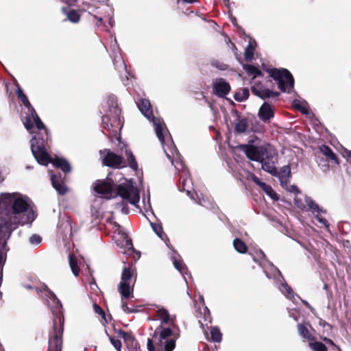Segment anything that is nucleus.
Returning a JSON list of instances; mask_svg holds the SVG:
<instances>
[{"instance_id":"47","label":"nucleus","mask_w":351,"mask_h":351,"mask_svg":"<svg viewBox=\"0 0 351 351\" xmlns=\"http://www.w3.org/2000/svg\"><path fill=\"white\" fill-rule=\"evenodd\" d=\"M282 186H286L287 190L290 193H293L295 194H298L300 193L299 189L298 188V186L296 185L288 186L287 184V185H282Z\"/></svg>"},{"instance_id":"43","label":"nucleus","mask_w":351,"mask_h":351,"mask_svg":"<svg viewBox=\"0 0 351 351\" xmlns=\"http://www.w3.org/2000/svg\"><path fill=\"white\" fill-rule=\"evenodd\" d=\"M110 339L111 343L114 347V348L118 351H121V341L119 339H117L115 337H110Z\"/></svg>"},{"instance_id":"9","label":"nucleus","mask_w":351,"mask_h":351,"mask_svg":"<svg viewBox=\"0 0 351 351\" xmlns=\"http://www.w3.org/2000/svg\"><path fill=\"white\" fill-rule=\"evenodd\" d=\"M63 333V319L56 315L53 319V330L49 336L48 351H62Z\"/></svg>"},{"instance_id":"25","label":"nucleus","mask_w":351,"mask_h":351,"mask_svg":"<svg viewBox=\"0 0 351 351\" xmlns=\"http://www.w3.org/2000/svg\"><path fill=\"white\" fill-rule=\"evenodd\" d=\"M293 106L303 114H307L308 113V104L304 100L295 99L293 101Z\"/></svg>"},{"instance_id":"32","label":"nucleus","mask_w":351,"mask_h":351,"mask_svg":"<svg viewBox=\"0 0 351 351\" xmlns=\"http://www.w3.org/2000/svg\"><path fill=\"white\" fill-rule=\"evenodd\" d=\"M247 121L245 119H239L235 123V130L239 133H244L247 129Z\"/></svg>"},{"instance_id":"58","label":"nucleus","mask_w":351,"mask_h":351,"mask_svg":"<svg viewBox=\"0 0 351 351\" xmlns=\"http://www.w3.org/2000/svg\"><path fill=\"white\" fill-rule=\"evenodd\" d=\"M167 242H169V240H167V241H166V245L169 246V245H168V243H167Z\"/></svg>"},{"instance_id":"49","label":"nucleus","mask_w":351,"mask_h":351,"mask_svg":"<svg viewBox=\"0 0 351 351\" xmlns=\"http://www.w3.org/2000/svg\"><path fill=\"white\" fill-rule=\"evenodd\" d=\"M343 156L347 158L348 161L351 162V151L345 149L343 154Z\"/></svg>"},{"instance_id":"8","label":"nucleus","mask_w":351,"mask_h":351,"mask_svg":"<svg viewBox=\"0 0 351 351\" xmlns=\"http://www.w3.org/2000/svg\"><path fill=\"white\" fill-rule=\"evenodd\" d=\"M261 266L267 278H273L276 280V284H280L278 286V289L281 293L288 299L293 301L295 300L293 291L285 281L279 269L270 263H268L267 265H261Z\"/></svg>"},{"instance_id":"14","label":"nucleus","mask_w":351,"mask_h":351,"mask_svg":"<svg viewBox=\"0 0 351 351\" xmlns=\"http://www.w3.org/2000/svg\"><path fill=\"white\" fill-rule=\"evenodd\" d=\"M118 234L119 235L120 239H118L116 241L117 245L120 246L121 249H123L121 251V253L130 255L132 253L135 252L132 240L128 237V234L125 232L121 230L120 226L118 227Z\"/></svg>"},{"instance_id":"39","label":"nucleus","mask_w":351,"mask_h":351,"mask_svg":"<svg viewBox=\"0 0 351 351\" xmlns=\"http://www.w3.org/2000/svg\"><path fill=\"white\" fill-rule=\"evenodd\" d=\"M244 69L249 74L253 75L254 77L261 75V71L254 66L246 65L245 66H244Z\"/></svg>"},{"instance_id":"48","label":"nucleus","mask_w":351,"mask_h":351,"mask_svg":"<svg viewBox=\"0 0 351 351\" xmlns=\"http://www.w3.org/2000/svg\"><path fill=\"white\" fill-rule=\"evenodd\" d=\"M121 337L124 339L125 341L129 342V341H133L134 338L130 334L125 333L124 332H121Z\"/></svg>"},{"instance_id":"44","label":"nucleus","mask_w":351,"mask_h":351,"mask_svg":"<svg viewBox=\"0 0 351 351\" xmlns=\"http://www.w3.org/2000/svg\"><path fill=\"white\" fill-rule=\"evenodd\" d=\"M95 18L98 21V22H101L103 21H108V22H112V15L109 13L108 16H95Z\"/></svg>"},{"instance_id":"22","label":"nucleus","mask_w":351,"mask_h":351,"mask_svg":"<svg viewBox=\"0 0 351 351\" xmlns=\"http://www.w3.org/2000/svg\"><path fill=\"white\" fill-rule=\"evenodd\" d=\"M291 176V167L289 165L283 166L280 172L278 173V177L280 182L282 185H287L289 179Z\"/></svg>"},{"instance_id":"23","label":"nucleus","mask_w":351,"mask_h":351,"mask_svg":"<svg viewBox=\"0 0 351 351\" xmlns=\"http://www.w3.org/2000/svg\"><path fill=\"white\" fill-rule=\"evenodd\" d=\"M256 46V41L252 38H249L248 45L246 47L244 52L245 59L247 61L252 60L254 57V51Z\"/></svg>"},{"instance_id":"12","label":"nucleus","mask_w":351,"mask_h":351,"mask_svg":"<svg viewBox=\"0 0 351 351\" xmlns=\"http://www.w3.org/2000/svg\"><path fill=\"white\" fill-rule=\"evenodd\" d=\"M103 163L108 167L122 168L126 166L125 160L121 156L110 152L108 149L101 151Z\"/></svg>"},{"instance_id":"10","label":"nucleus","mask_w":351,"mask_h":351,"mask_svg":"<svg viewBox=\"0 0 351 351\" xmlns=\"http://www.w3.org/2000/svg\"><path fill=\"white\" fill-rule=\"evenodd\" d=\"M269 74L278 82V88L282 92L290 93L293 88L294 80L291 73L285 69H271Z\"/></svg>"},{"instance_id":"52","label":"nucleus","mask_w":351,"mask_h":351,"mask_svg":"<svg viewBox=\"0 0 351 351\" xmlns=\"http://www.w3.org/2000/svg\"><path fill=\"white\" fill-rule=\"evenodd\" d=\"M231 46L232 47V51L234 52V55H235V56H236L237 59L238 60H240V58H241V56H239V55H238V53H237V49L235 47V46H234V44H232V43H231Z\"/></svg>"},{"instance_id":"42","label":"nucleus","mask_w":351,"mask_h":351,"mask_svg":"<svg viewBox=\"0 0 351 351\" xmlns=\"http://www.w3.org/2000/svg\"><path fill=\"white\" fill-rule=\"evenodd\" d=\"M143 209L145 212H148L151 208L150 197L149 195L147 197H143Z\"/></svg>"},{"instance_id":"17","label":"nucleus","mask_w":351,"mask_h":351,"mask_svg":"<svg viewBox=\"0 0 351 351\" xmlns=\"http://www.w3.org/2000/svg\"><path fill=\"white\" fill-rule=\"evenodd\" d=\"M252 90L256 95L262 99L276 97L278 95V93L271 91L268 88H265L259 86H252Z\"/></svg>"},{"instance_id":"29","label":"nucleus","mask_w":351,"mask_h":351,"mask_svg":"<svg viewBox=\"0 0 351 351\" xmlns=\"http://www.w3.org/2000/svg\"><path fill=\"white\" fill-rule=\"evenodd\" d=\"M320 151L325 156L328 157L335 163H338V160L335 154L329 147L326 145H322L320 147Z\"/></svg>"},{"instance_id":"50","label":"nucleus","mask_w":351,"mask_h":351,"mask_svg":"<svg viewBox=\"0 0 351 351\" xmlns=\"http://www.w3.org/2000/svg\"><path fill=\"white\" fill-rule=\"evenodd\" d=\"M252 180H253V181H254L256 184H258L260 187L262 186V184H264V182H263L262 181H261V180H259V178H257V177H256V176H254V175H252Z\"/></svg>"},{"instance_id":"60","label":"nucleus","mask_w":351,"mask_h":351,"mask_svg":"<svg viewBox=\"0 0 351 351\" xmlns=\"http://www.w3.org/2000/svg\"><path fill=\"white\" fill-rule=\"evenodd\" d=\"M199 322L202 325H203V324H202V321H201V320H199Z\"/></svg>"},{"instance_id":"53","label":"nucleus","mask_w":351,"mask_h":351,"mask_svg":"<svg viewBox=\"0 0 351 351\" xmlns=\"http://www.w3.org/2000/svg\"><path fill=\"white\" fill-rule=\"evenodd\" d=\"M302 302H303V303H304V304L307 307H308L313 313L314 312V311H315V310H314V308H312L306 301H305V300H302Z\"/></svg>"},{"instance_id":"31","label":"nucleus","mask_w":351,"mask_h":351,"mask_svg":"<svg viewBox=\"0 0 351 351\" xmlns=\"http://www.w3.org/2000/svg\"><path fill=\"white\" fill-rule=\"evenodd\" d=\"M179 256L176 254V253L173 251V254L171 256V260L173 261V265L175 268L178 270L182 275L184 274V270L185 269L184 267H182V263L178 259Z\"/></svg>"},{"instance_id":"28","label":"nucleus","mask_w":351,"mask_h":351,"mask_svg":"<svg viewBox=\"0 0 351 351\" xmlns=\"http://www.w3.org/2000/svg\"><path fill=\"white\" fill-rule=\"evenodd\" d=\"M62 11L66 14L67 19L71 22H78L80 19V14L76 10L71 9L67 10L66 8H63Z\"/></svg>"},{"instance_id":"59","label":"nucleus","mask_w":351,"mask_h":351,"mask_svg":"<svg viewBox=\"0 0 351 351\" xmlns=\"http://www.w3.org/2000/svg\"><path fill=\"white\" fill-rule=\"evenodd\" d=\"M31 167L29 166H27L26 169H30Z\"/></svg>"},{"instance_id":"4","label":"nucleus","mask_w":351,"mask_h":351,"mask_svg":"<svg viewBox=\"0 0 351 351\" xmlns=\"http://www.w3.org/2000/svg\"><path fill=\"white\" fill-rule=\"evenodd\" d=\"M164 152L167 158L171 162L176 169L178 171H182L184 176L181 181L180 190L186 191V194L198 204H202L204 201V197H200L198 194L190 190L192 184L191 179L188 177L186 167L184 165L183 160L176 147L171 136H167V143L162 146Z\"/></svg>"},{"instance_id":"1","label":"nucleus","mask_w":351,"mask_h":351,"mask_svg":"<svg viewBox=\"0 0 351 351\" xmlns=\"http://www.w3.org/2000/svg\"><path fill=\"white\" fill-rule=\"evenodd\" d=\"M16 94L27 109V115L23 123L25 128L31 134H33L34 132L32 130L34 123L36 128L39 130V132L34 136L30 141L32 152L38 163L42 165H47L49 163H51L54 167L61 169L63 171L69 172L71 171V166L67 160L62 158H55L53 159L47 152V131L23 90L19 86H17Z\"/></svg>"},{"instance_id":"36","label":"nucleus","mask_w":351,"mask_h":351,"mask_svg":"<svg viewBox=\"0 0 351 351\" xmlns=\"http://www.w3.org/2000/svg\"><path fill=\"white\" fill-rule=\"evenodd\" d=\"M249 97V90L247 88H243L234 94V99L238 101H243Z\"/></svg>"},{"instance_id":"5","label":"nucleus","mask_w":351,"mask_h":351,"mask_svg":"<svg viewBox=\"0 0 351 351\" xmlns=\"http://www.w3.org/2000/svg\"><path fill=\"white\" fill-rule=\"evenodd\" d=\"M102 123L106 130L114 134L118 141L119 151H120L121 154L125 153L129 167L133 170H136L138 169V163L135 157L132 152L128 148L127 144L121 141V136L117 134V132L121 130L123 127L120 117L117 116L116 117L113 114H106L102 118Z\"/></svg>"},{"instance_id":"11","label":"nucleus","mask_w":351,"mask_h":351,"mask_svg":"<svg viewBox=\"0 0 351 351\" xmlns=\"http://www.w3.org/2000/svg\"><path fill=\"white\" fill-rule=\"evenodd\" d=\"M264 151L265 152L259 161L261 163L262 169L270 174L275 175L277 173L276 162L278 154L276 149L269 144H266V149Z\"/></svg>"},{"instance_id":"3","label":"nucleus","mask_w":351,"mask_h":351,"mask_svg":"<svg viewBox=\"0 0 351 351\" xmlns=\"http://www.w3.org/2000/svg\"><path fill=\"white\" fill-rule=\"evenodd\" d=\"M156 313L157 319L162 324H168L171 327H158L154 332L152 340H147V349L149 351H173L180 337V329L174 324L176 315H170L162 306H157Z\"/></svg>"},{"instance_id":"61","label":"nucleus","mask_w":351,"mask_h":351,"mask_svg":"<svg viewBox=\"0 0 351 351\" xmlns=\"http://www.w3.org/2000/svg\"><path fill=\"white\" fill-rule=\"evenodd\" d=\"M261 254L262 256H265L263 252H261Z\"/></svg>"},{"instance_id":"15","label":"nucleus","mask_w":351,"mask_h":351,"mask_svg":"<svg viewBox=\"0 0 351 351\" xmlns=\"http://www.w3.org/2000/svg\"><path fill=\"white\" fill-rule=\"evenodd\" d=\"M213 93L219 97H224L230 90V85L223 78H216L213 84Z\"/></svg>"},{"instance_id":"35","label":"nucleus","mask_w":351,"mask_h":351,"mask_svg":"<svg viewBox=\"0 0 351 351\" xmlns=\"http://www.w3.org/2000/svg\"><path fill=\"white\" fill-rule=\"evenodd\" d=\"M261 188L265 191V193L272 199L277 200L278 199V197L273 189L267 184L264 183L262 184Z\"/></svg>"},{"instance_id":"33","label":"nucleus","mask_w":351,"mask_h":351,"mask_svg":"<svg viewBox=\"0 0 351 351\" xmlns=\"http://www.w3.org/2000/svg\"><path fill=\"white\" fill-rule=\"evenodd\" d=\"M44 290L47 293V296L49 297V299L51 300L54 303V304H56V308L57 309H60L62 308V304L60 300L56 297V295L54 294V293L50 291L47 286H45Z\"/></svg>"},{"instance_id":"21","label":"nucleus","mask_w":351,"mask_h":351,"mask_svg":"<svg viewBox=\"0 0 351 351\" xmlns=\"http://www.w3.org/2000/svg\"><path fill=\"white\" fill-rule=\"evenodd\" d=\"M305 203L308 207L309 210L313 215L315 213H326V210L320 208L319 205L310 197L306 196L304 199Z\"/></svg>"},{"instance_id":"7","label":"nucleus","mask_w":351,"mask_h":351,"mask_svg":"<svg viewBox=\"0 0 351 351\" xmlns=\"http://www.w3.org/2000/svg\"><path fill=\"white\" fill-rule=\"evenodd\" d=\"M138 108L141 113L148 119L153 122L156 134L162 145L167 143V136H171L169 132H165V125L160 118L153 117L152 110L149 101L147 99H141L138 103Z\"/></svg>"},{"instance_id":"26","label":"nucleus","mask_w":351,"mask_h":351,"mask_svg":"<svg viewBox=\"0 0 351 351\" xmlns=\"http://www.w3.org/2000/svg\"><path fill=\"white\" fill-rule=\"evenodd\" d=\"M69 265L71 267V269L75 276H77L79 274L80 269L78 267L79 261L76 258L75 256L73 254H69Z\"/></svg>"},{"instance_id":"51","label":"nucleus","mask_w":351,"mask_h":351,"mask_svg":"<svg viewBox=\"0 0 351 351\" xmlns=\"http://www.w3.org/2000/svg\"><path fill=\"white\" fill-rule=\"evenodd\" d=\"M324 341L327 343H329L331 346H332L334 347L335 351H339V349L333 343V342L330 339H328L327 338H324Z\"/></svg>"},{"instance_id":"37","label":"nucleus","mask_w":351,"mask_h":351,"mask_svg":"<svg viewBox=\"0 0 351 351\" xmlns=\"http://www.w3.org/2000/svg\"><path fill=\"white\" fill-rule=\"evenodd\" d=\"M309 347L313 351H326V346L321 342L313 341L309 342Z\"/></svg>"},{"instance_id":"19","label":"nucleus","mask_w":351,"mask_h":351,"mask_svg":"<svg viewBox=\"0 0 351 351\" xmlns=\"http://www.w3.org/2000/svg\"><path fill=\"white\" fill-rule=\"evenodd\" d=\"M51 180L53 188L59 194L64 195L66 193L67 189L60 177L51 173Z\"/></svg>"},{"instance_id":"41","label":"nucleus","mask_w":351,"mask_h":351,"mask_svg":"<svg viewBox=\"0 0 351 351\" xmlns=\"http://www.w3.org/2000/svg\"><path fill=\"white\" fill-rule=\"evenodd\" d=\"M42 239L38 234H33L29 239V241L32 245H38L41 243Z\"/></svg>"},{"instance_id":"55","label":"nucleus","mask_w":351,"mask_h":351,"mask_svg":"<svg viewBox=\"0 0 351 351\" xmlns=\"http://www.w3.org/2000/svg\"><path fill=\"white\" fill-rule=\"evenodd\" d=\"M106 8V10H107L110 11V13L112 12V9H111V8H110V7H108V6H107Z\"/></svg>"},{"instance_id":"57","label":"nucleus","mask_w":351,"mask_h":351,"mask_svg":"<svg viewBox=\"0 0 351 351\" xmlns=\"http://www.w3.org/2000/svg\"><path fill=\"white\" fill-rule=\"evenodd\" d=\"M0 351H3L2 346L0 344Z\"/></svg>"},{"instance_id":"54","label":"nucleus","mask_w":351,"mask_h":351,"mask_svg":"<svg viewBox=\"0 0 351 351\" xmlns=\"http://www.w3.org/2000/svg\"><path fill=\"white\" fill-rule=\"evenodd\" d=\"M184 3H193L195 2H197V0H182Z\"/></svg>"},{"instance_id":"13","label":"nucleus","mask_w":351,"mask_h":351,"mask_svg":"<svg viewBox=\"0 0 351 351\" xmlns=\"http://www.w3.org/2000/svg\"><path fill=\"white\" fill-rule=\"evenodd\" d=\"M238 147L245 154L250 160L259 162L263 154L265 152L264 149H266V144L261 146L240 145Z\"/></svg>"},{"instance_id":"24","label":"nucleus","mask_w":351,"mask_h":351,"mask_svg":"<svg viewBox=\"0 0 351 351\" xmlns=\"http://www.w3.org/2000/svg\"><path fill=\"white\" fill-rule=\"evenodd\" d=\"M111 49L112 51V55L114 56V64L117 65V64L120 62L121 64L125 67V65L123 62L122 57L120 54L119 48L117 44V40L114 39V43L111 45Z\"/></svg>"},{"instance_id":"18","label":"nucleus","mask_w":351,"mask_h":351,"mask_svg":"<svg viewBox=\"0 0 351 351\" xmlns=\"http://www.w3.org/2000/svg\"><path fill=\"white\" fill-rule=\"evenodd\" d=\"M258 116L263 121H269L274 117V111L271 106L264 103L259 109Z\"/></svg>"},{"instance_id":"34","label":"nucleus","mask_w":351,"mask_h":351,"mask_svg":"<svg viewBox=\"0 0 351 351\" xmlns=\"http://www.w3.org/2000/svg\"><path fill=\"white\" fill-rule=\"evenodd\" d=\"M210 339L214 342L219 343L221 341L222 335L217 327H213L210 331Z\"/></svg>"},{"instance_id":"38","label":"nucleus","mask_w":351,"mask_h":351,"mask_svg":"<svg viewBox=\"0 0 351 351\" xmlns=\"http://www.w3.org/2000/svg\"><path fill=\"white\" fill-rule=\"evenodd\" d=\"M153 230L155 232V233L162 240H165L163 238V236H165L163 233L162 228L160 225L159 224H155V223H151Z\"/></svg>"},{"instance_id":"2","label":"nucleus","mask_w":351,"mask_h":351,"mask_svg":"<svg viewBox=\"0 0 351 351\" xmlns=\"http://www.w3.org/2000/svg\"><path fill=\"white\" fill-rule=\"evenodd\" d=\"M94 190L102 197L110 199L116 197L115 208L123 214H128V204L138 207L140 193L130 180H125L119 172L109 173L105 180H97Z\"/></svg>"},{"instance_id":"30","label":"nucleus","mask_w":351,"mask_h":351,"mask_svg":"<svg viewBox=\"0 0 351 351\" xmlns=\"http://www.w3.org/2000/svg\"><path fill=\"white\" fill-rule=\"evenodd\" d=\"M233 245L237 252L241 254L247 252V247L245 243L239 239H235L233 241Z\"/></svg>"},{"instance_id":"6","label":"nucleus","mask_w":351,"mask_h":351,"mask_svg":"<svg viewBox=\"0 0 351 351\" xmlns=\"http://www.w3.org/2000/svg\"><path fill=\"white\" fill-rule=\"evenodd\" d=\"M134 269L132 266L129 267H124L121 273V281L118 287L119 292L121 295V308L126 313H132L136 312L133 308L127 306L125 299L133 296V286L135 280L132 281L133 273Z\"/></svg>"},{"instance_id":"40","label":"nucleus","mask_w":351,"mask_h":351,"mask_svg":"<svg viewBox=\"0 0 351 351\" xmlns=\"http://www.w3.org/2000/svg\"><path fill=\"white\" fill-rule=\"evenodd\" d=\"M210 64L212 66L217 68L221 71H224L228 68L226 64L217 60H212Z\"/></svg>"},{"instance_id":"16","label":"nucleus","mask_w":351,"mask_h":351,"mask_svg":"<svg viewBox=\"0 0 351 351\" xmlns=\"http://www.w3.org/2000/svg\"><path fill=\"white\" fill-rule=\"evenodd\" d=\"M195 306L197 311L204 315L205 322H210V313L208 308L204 304V298L202 295H198L197 298L195 301Z\"/></svg>"},{"instance_id":"27","label":"nucleus","mask_w":351,"mask_h":351,"mask_svg":"<svg viewBox=\"0 0 351 351\" xmlns=\"http://www.w3.org/2000/svg\"><path fill=\"white\" fill-rule=\"evenodd\" d=\"M298 329L299 335L304 339H306L308 342H311V341H313L312 335H311V333H310L309 330H308V328H306V326H305L303 324H299L298 325Z\"/></svg>"},{"instance_id":"45","label":"nucleus","mask_w":351,"mask_h":351,"mask_svg":"<svg viewBox=\"0 0 351 351\" xmlns=\"http://www.w3.org/2000/svg\"><path fill=\"white\" fill-rule=\"evenodd\" d=\"M320 214L321 213H315V215H314L315 217L319 223L323 224L328 229L329 228V224L325 219L320 216Z\"/></svg>"},{"instance_id":"46","label":"nucleus","mask_w":351,"mask_h":351,"mask_svg":"<svg viewBox=\"0 0 351 351\" xmlns=\"http://www.w3.org/2000/svg\"><path fill=\"white\" fill-rule=\"evenodd\" d=\"M93 309L95 313L98 314L99 315H101L102 318L105 319V313L102 308L97 305L96 303L93 304Z\"/></svg>"},{"instance_id":"56","label":"nucleus","mask_w":351,"mask_h":351,"mask_svg":"<svg viewBox=\"0 0 351 351\" xmlns=\"http://www.w3.org/2000/svg\"><path fill=\"white\" fill-rule=\"evenodd\" d=\"M136 254H137V258H139V257H140V253H139V252H136Z\"/></svg>"},{"instance_id":"20","label":"nucleus","mask_w":351,"mask_h":351,"mask_svg":"<svg viewBox=\"0 0 351 351\" xmlns=\"http://www.w3.org/2000/svg\"><path fill=\"white\" fill-rule=\"evenodd\" d=\"M107 104L108 105L107 114H113L116 117L120 115L121 110L117 106V99L114 95L108 97Z\"/></svg>"}]
</instances>
